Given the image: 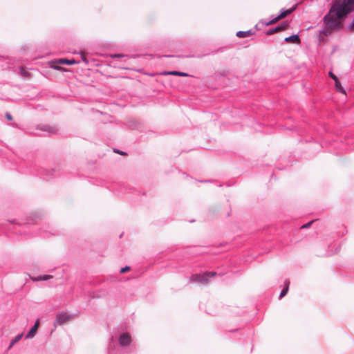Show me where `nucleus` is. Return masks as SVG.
<instances>
[{
    "mask_svg": "<svg viewBox=\"0 0 354 354\" xmlns=\"http://www.w3.org/2000/svg\"><path fill=\"white\" fill-rule=\"evenodd\" d=\"M130 270L129 266H125L120 270V273H124Z\"/></svg>",
    "mask_w": 354,
    "mask_h": 354,
    "instance_id": "17",
    "label": "nucleus"
},
{
    "mask_svg": "<svg viewBox=\"0 0 354 354\" xmlns=\"http://www.w3.org/2000/svg\"><path fill=\"white\" fill-rule=\"evenodd\" d=\"M54 62L56 64H68V65L75 64L78 63V62L75 61L73 59H59L55 60Z\"/></svg>",
    "mask_w": 354,
    "mask_h": 354,
    "instance_id": "7",
    "label": "nucleus"
},
{
    "mask_svg": "<svg viewBox=\"0 0 354 354\" xmlns=\"http://www.w3.org/2000/svg\"><path fill=\"white\" fill-rule=\"evenodd\" d=\"M296 7H297V6L295 5L290 9L281 10L279 15H278L277 17L274 18L273 19H272L270 21H266V19H261L259 21V24H261L263 26H266L274 24L279 20L286 17L287 15H288L289 14L292 12L296 9Z\"/></svg>",
    "mask_w": 354,
    "mask_h": 354,
    "instance_id": "3",
    "label": "nucleus"
},
{
    "mask_svg": "<svg viewBox=\"0 0 354 354\" xmlns=\"http://www.w3.org/2000/svg\"><path fill=\"white\" fill-rule=\"evenodd\" d=\"M80 55H81V57H82V61H83L84 63L87 64V63H88V61H87L86 58L85 57L84 53V52H80Z\"/></svg>",
    "mask_w": 354,
    "mask_h": 354,
    "instance_id": "16",
    "label": "nucleus"
},
{
    "mask_svg": "<svg viewBox=\"0 0 354 354\" xmlns=\"http://www.w3.org/2000/svg\"><path fill=\"white\" fill-rule=\"evenodd\" d=\"M252 35V32L251 30L248 31H239L236 32V36L239 38H244L249 37Z\"/></svg>",
    "mask_w": 354,
    "mask_h": 354,
    "instance_id": "8",
    "label": "nucleus"
},
{
    "mask_svg": "<svg viewBox=\"0 0 354 354\" xmlns=\"http://www.w3.org/2000/svg\"><path fill=\"white\" fill-rule=\"evenodd\" d=\"M289 283L290 282L289 281H287L286 283V286L283 288V289L281 290L280 295H279V298L281 299L282 297H283L288 292V288H289Z\"/></svg>",
    "mask_w": 354,
    "mask_h": 354,
    "instance_id": "12",
    "label": "nucleus"
},
{
    "mask_svg": "<svg viewBox=\"0 0 354 354\" xmlns=\"http://www.w3.org/2000/svg\"><path fill=\"white\" fill-rule=\"evenodd\" d=\"M286 28V26H279L277 27H276L274 30H272L269 32V33H273L274 32H277V31H281V30H283Z\"/></svg>",
    "mask_w": 354,
    "mask_h": 354,
    "instance_id": "13",
    "label": "nucleus"
},
{
    "mask_svg": "<svg viewBox=\"0 0 354 354\" xmlns=\"http://www.w3.org/2000/svg\"><path fill=\"white\" fill-rule=\"evenodd\" d=\"M23 337V333L17 335L10 342L9 348L12 347L17 342H19Z\"/></svg>",
    "mask_w": 354,
    "mask_h": 354,
    "instance_id": "11",
    "label": "nucleus"
},
{
    "mask_svg": "<svg viewBox=\"0 0 354 354\" xmlns=\"http://www.w3.org/2000/svg\"><path fill=\"white\" fill-rule=\"evenodd\" d=\"M329 75L330 77H331L333 78V80L334 81H335L336 80H337L338 78L337 77V76L335 75H334L332 72H330L329 73Z\"/></svg>",
    "mask_w": 354,
    "mask_h": 354,
    "instance_id": "20",
    "label": "nucleus"
},
{
    "mask_svg": "<svg viewBox=\"0 0 354 354\" xmlns=\"http://www.w3.org/2000/svg\"><path fill=\"white\" fill-rule=\"evenodd\" d=\"M216 273L215 272H206V273H204L202 274H193L191 277L190 280H191V281L194 282V283H198L200 284H205L208 282V278L214 277L216 275Z\"/></svg>",
    "mask_w": 354,
    "mask_h": 354,
    "instance_id": "4",
    "label": "nucleus"
},
{
    "mask_svg": "<svg viewBox=\"0 0 354 354\" xmlns=\"http://www.w3.org/2000/svg\"><path fill=\"white\" fill-rule=\"evenodd\" d=\"M179 71H167V72H165L163 73V75H176V76H178L179 75Z\"/></svg>",
    "mask_w": 354,
    "mask_h": 354,
    "instance_id": "14",
    "label": "nucleus"
},
{
    "mask_svg": "<svg viewBox=\"0 0 354 354\" xmlns=\"http://www.w3.org/2000/svg\"><path fill=\"white\" fill-rule=\"evenodd\" d=\"M31 279L34 281H42V275L38 276L37 277H32Z\"/></svg>",
    "mask_w": 354,
    "mask_h": 354,
    "instance_id": "18",
    "label": "nucleus"
},
{
    "mask_svg": "<svg viewBox=\"0 0 354 354\" xmlns=\"http://www.w3.org/2000/svg\"><path fill=\"white\" fill-rule=\"evenodd\" d=\"M354 10V0H334L328 13L324 17V26L320 35H328L341 28L346 15Z\"/></svg>",
    "mask_w": 354,
    "mask_h": 354,
    "instance_id": "1",
    "label": "nucleus"
},
{
    "mask_svg": "<svg viewBox=\"0 0 354 354\" xmlns=\"http://www.w3.org/2000/svg\"><path fill=\"white\" fill-rule=\"evenodd\" d=\"M133 342V336L128 331H122L118 335V343L123 348H129Z\"/></svg>",
    "mask_w": 354,
    "mask_h": 354,
    "instance_id": "2",
    "label": "nucleus"
},
{
    "mask_svg": "<svg viewBox=\"0 0 354 354\" xmlns=\"http://www.w3.org/2000/svg\"><path fill=\"white\" fill-rule=\"evenodd\" d=\"M335 88L338 92L346 95V91L342 86L341 83L339 82L338 79L335 81Z\"/></svg>",
    "mask_w": 354,
    "mask_h": 354,
    "instance_id": "9",
    "label": "nucleus"
},
{
    "mask_svg": "<svg viewBox=\"0 0 354 354\" xmlns=\"http://www.w3.org/2000/svg\"><path fill=\"white\" fill-rule=\"evenodd\" d=\"M6 116H7V118H8L9 120H12V117H11V115H10V114H7V115H6Z\"/></svg>",
    "mask_w": 354,
    "mask_h": 354,
    "instance_id": "24",
    "label": "nucleus"
},
{
    "mask_svg": "<svg viewBox=\"0 0 354 354\" xmlns=\"http://www.w3.org/2000/svg\"><path fill=\"white\" fill-rule=\"evenodd\" d=\"M51 278H53L52 275H48V274L42 275V281H47Z\"/></svg>",
    "mask_w": 354,
    "mask_h": 354,
    "instance_id": "15",
    "label": "nucleus"
},
{
    "mask_svg": "<svg viewBox=\"0 0 354 354\" xmlns=\"http://www.w3.org/2000/svg\"><path fill=\"white\" fill-rule=\"evenodd\" d=\"M285 41H288V42H292V43H299V38L298 35H294L290 36L288 37H286L285 39Z\"/></svg>",
    "mask_w": 354,
    "mask_h": 354,
    "instance_id": "10",
    "label": "nucleus"
},
{
    "mask_svg": "<svg viewBox=\"0 0 354 354\" xmlns=\"http://www.w3.org/2000/svg\"><path fill=\"white\" fill-rule=\"evenodd\" d=\"M39 326V320L37 319L34 326L31 328V329L29 330V332L27 333L26 338V339H32L33 338L38 330V328Z\"/></svg>",
    "mask_w": 354,
    "mask_h": 354,
    "instance_id": "6",
    "label": "nucleus"
},
{
    "mask_svg": "<svg viewBox=\"0 0 354 354\" xmlns=\"http://www.w3.org/2000/svg\"><path fill=\"white\" fill-rule=\"evenodd\" d=\"M111 57H113V58H115V57H124V55H122V54H113V55H111Z\"/></svg>",
    "mask_w": 354,
    "mask_h": 354,
    "instance_id": "19",
    "label": "nucleus"
},
{
    "mask_svg": "<svg viewBox=\"0 0 354 354\" xmlns=\"http://www.w3.org/2000/svg\"><path fill=\"white\" fill-rule=\"evenodd\" d=\"M53 68L55 69H57V70H60L61 69V67H59V66H54Z\"/></svg>",
    "mask_w": 354,
    "mask_h": 354,
    "instance_id": "25",
    "label": "nucleus"
},
{
    "mask_svg": "<svg viewBox=\"0 0 354 354\" xmlns=\"http://www.w3.org/2000/svg\"><path fill=\"white\" fill-rule=\"evenodd\" d=\"M72 318L73 315L64 312H59L56 315V319L53 323V326L56 327L57 326L62 325L70 321Z\"/></svg>",
    "mask_w": 354,
    "mask_h": 354,
    "instance_id": "5",
    "label": "nucleus"
},
{
    "mask_svg": "<svg viewBox=\"0 0 354 354\" xmlns=\"http://www.w3.org/2000/svg\"><path fill=\"white\" fill-rule=\"evenodd\" d=\"M178 76L187 77V76H189V75L187 73H186L180 72Z\"/></svg>",
    "mask_w": 354,
    "mask_h": 354,
    "instance_id": "22",
    "label": "nucleus"
},
{
    "mask_svg": "<svg viewBox=\"0 0 354 354\" xmlns=\"http://www.w3.org/2000/svg\"><path fill=\"white\" fill-rule=\"evenodd\" d=\"M348 29L350 30H354V19L353 20V21L349 24L348 26Z\"/></svg>",
    "mask_w": 354,
    "mask_h": 354,
    "instance_id": "21",
    "label": "nucleus"
},
{
    "mask_svg": "<svg viewBox=\"0 0 354 354\" xmlns=\"http://www.w3.org/2000/svg\"><path fill=\"white\" fill-rule=\"evenodd\" d=\"M312 222H310L306 225H304L301 227L302 228H306V227H308L310 225H311Z\"/></svg>",
    "mask_w": 354,
    "mask_h": 354,
    "instance_id": "23",
    "label": "nucleus"
}]
</instances>
